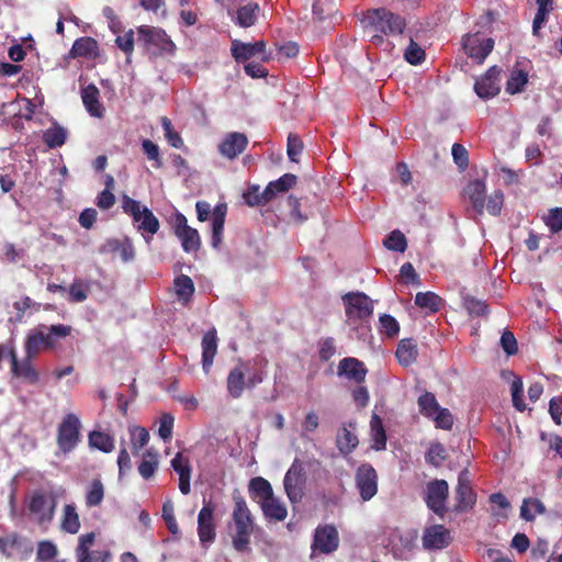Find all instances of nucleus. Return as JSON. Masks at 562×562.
I'll return each instance as SVG.
<instances>
[{
  "mask_svg": "<svg viewBox=\"0 0 562 562\" xmlns=\"http://www.w3.org/2000/svg\"><path fill=\"white\" fill-rule=\"evenodd\" d=\"M196 217L200 222L212 220V238L211 244L214 248H218L223 241V233L225 218L227 213V205L225 203L217 204L213 210L211 204L206 201H198L195 203Z\"/></svg>",
  "mask_w": 562,
  "mask_h": 562,
  "instance_id": "nucleus-4",
  "label": "nucleus"
},
{
  "mask_svg": "<svg viewBox=\"0 0 562 562\" xmlns=\"http://www.w3.org/2000/svg\"><path fill=\"white\" fill-rule=\"evenodd\" d=\"M248 487L250 494L259 498V503L274 495L270 482L261 476L251 479Z\"/></svg>",
  "mask_w": 562,
  "mask_h": 562,
  "instance_id": "nucleus-36",
  "label": "nucleus"
},
{
  "mask_svg": "<svg viewBox=\"0 0 562 562\" xmlns=\"http://www.w3.org/2000/svg\"><path fill=\"white\" fill-rule=\"evenodd\" d=\"M296 183V176L293 173H284L279 179L271 181L265 189V195L272 201L278 193L288 192Z\"/></svg>",
  "mask_w": 562,
  "mask_h": 562,
  "instance_id": "nucleus-33",
  "label": "nucleus"
},
{
  "mask_svg": "<svg viewBox=\"0 0 562 562\" xmlns=\"http://www.w3.org/2000/svg\"><path fill=\"white\" fill-rule=\"evenodd\" d=\"M550 232L557 234L562 231V207H554L549 211L544 220Z\"/></svg>",
  "mask_w": 562,
  "mask_h": 562,
  "instance_id": "nucleus-63",
  "label": "nucleus"
},
{
  "mask_svg": "<svg viewBox=\"0 0 562 562\" xmlns=\"http://www.w3.org/2000/svg\"><path fill=\"white\" fill-rule=\"evenodd\" d=\"M384 246L394 251L404 252L407 243L404 234L400 231H393L383 241Z\"/></svg>",
  "mask_w": 562,
  "mask_h": 562,
  "instance_id": "nucleus-56",
  "label": "nucleus"
},
{
  "mask_svg": "<svg viewBox=\"0 0 562 562\" xmlns=\"http://www.w3.org/2000/svg\"><path fill=\"white\" fill-rule=\"evenodd\" d=\"M244 199L249 206H263L270 202L268 195H265V190L259 191V186L249 187L244 193Z\"/></svg>",
  "mask_w": 562,
  "mask_h": 562,
  "instance_id": "nucleus-53",
  "label": "nucleus"
},
{
  "mask_svg": "<svg viewBox=\"0 0 562 562\" xmlns=\"http://www.w3.org/2000/svg\"><path fill=\"white\" fill-rule=\"evenodd\" d=\"M261 510L269 520L283 521L288 516L285 505L274 495L265 502H260Z\"/></svg>",
  "mask_w": 562,
  "mask_h": 562,
  "instance_id": "nucleus-31",
  "label": "nucleus"
},
{
  "mask_svg": "<svg viewBox=\"0 0 562 562\" xmlns=\"http://www.w3.org/2000/svg\"><path fill=\"white\" fill-rule=\"evenodd\" d=\"M99 52L98 42L92 37H80L75 41L70 49V56L76 57H97Z\"/></svg>",
  "mask_w": 562,
  "mask_h": 562,
  "instance_id": "nucleus-32",
  "label": "nucleus"
},
{
  "mask_svg": "<svg viewBox=\"0 0 562 562\" xmlns=\"http://www.w3.org/2000/svg\"><path fill=\"white\" fill-rule=\"evenodd\" d=\"M303 150V143L299 135L296 134H289L288 136V145H286V151L289 159L293 162L299 161V156Z\"/></svg>",
  "mask_w": 562,
  "mask_h": 562,
  "instance_id": "nucleus-62",
  "label": "nucleus"
},
{
  "mask_svg": "<svg viewBox=\"0 0 562 562\" xmlns=\"http://www.w3.org/2000/svg\"><path fill=\"white\" fill-rule=\"evenodd\" d=\"M464 194L471 202L473 209L479 214H483L486 199L485 182L480 179L470 181L464 188Z\"/></svg>",
  "mask_w": 562,
  "mask_h": 562,
  "instance_id": "nucleus-26",
  "label": "nucleus"
},
{
  "mask_svg": "<svg viewBox=\"0 0 562 562\" xmlns=\"http://www.w3.org/2000/svg\"><path fill=\"white\" fill-rule=\"evenodd\" d=\"M426 53L425 50L411 38L409 45L405 49L404 58L411 65H419L425 60Z\"/></svg>",
  "mask_w": 562,
  "mask_h": 562,
  "instance_id": "nucleus-54",
  "label": "nucleus"
},
{
  "mask_svg": "<svg viewBox=\"0 0 562 562\" xmlns=\"http://www.w3.org/2000/svg\"><path fill=\"white\" fill-rule=\"evenodd\" d=\"M415 304L427 310L430 313H436L441 308L442 299L434 292H418L415 296Z\"/></svg>",
  "mask_w": 562,
  "mask_h": 562,
  "instance_id": "nucleus-40",
  "label": "nucleus"
},
{
  "mask_svg": "<svg viewBox=\"0 0 562 562\" xmlns=\"http://www.w3.org/2000/svg\"><path fill=\"white\" fill-rule=\"evenodd\" d=\"M430 418L434 420L436 428L450 430L453 426V416L448 408L440 407Z\"/></svg>",
  "mask_w": 562,
  "mask_h": 562,
  "instance_id": "nucleus-58",
  "label": "nucleus"
},
{
  "mask_svg": "<svg viewBox=\"0 0 562 562\" xmlns=\"http://www.w3.org/2000/svg\"><path fill=\"white\" fill-rule=\"evenodd\" d=\"M462 46L465 53L479 64H482L494 48V40L488 37L482 40L479 34H467L462 38Z\"/></svg>",
  "mask_w": 562,
  "mask_h": 562,
  "instance_id": "nucleus-16",
  "label": "nucleus"
},
{
  "mask_svg": "<svg viewBox=\"0 0 562 562\" xmlns=\"http://www.w3.org/2000/svg\"><path fill=\"white\" fill-rule=\"evenodd\" d=\"M395 357L401 366L408 367L413 364L418 357L417 344L412 338H404L400 340Z\"/></svg>",
  "mask_w": 562,
  "mask_h": 562,
  "instance_id": "nucleus-29",
  "label": "nucleus"
},
{
  "mask_svg": "<svg viewBox=\"0 0 562 562\" xmlns=\"http://www.w3.org/2000/svg\"><path fill=\"white\" fill-rule=\"evenodd\" d=\"M67 140V131L56 121L43 133V142L48 148L61 147Z\"/></svg>",
  "mask_w": 562,
  "mask_h": 562,
  "instance_id": "nucleus-34",
  "label": "nucleus"
},
{
  "mask_svg": "<svg viewBox=\"0 0 562 562\" xmlns=\"http://www.w3.org/2000/svg\"><path fill=\"white\" fill-rule=\"evenodd\" d=\"M81 524L76 506L66 504L63 509L60 528L68 533L76 535L80 530Z\"/></svg>",
  "mask_w": 562,
  "mask_h": 562,
  "instance_id": "nucleus-35",
  "label": "nucleus"
},
{
  "mask_svg": "<svg viewBox=\"0 0 562 562\" xmlns=\"http://www.w3.org/2000/svg\"><path fill=\"white\" fill-rule=\"evenodd\" d=\"M104 498V485L100 479H93L86 493V506L97 507L101 505L102 501Z\"/></svg>",
  "mask_w": 562,
  "mask_h": 562,
  "instance_id": "nucleus-42",
  "label": "nucleus"
},
{
  "mask_svg": "<svg viewBox=\"0 0 562 562\" xmlns=\"http://www.w3.org/2000/svg\"><path fill=\"white\" fill-rule=\"evenodd\" d=\"M89 445L105 453H110L114 450L113 437L102 431H91L89 435Z\"/></svg>",
  "mask_w": 562,
  "mask_h": 562,
  "instance_id": "nucleus-43",
  "label": "nucleus"
},
{
  "mask_svg": "<svg viewBox=\"0 0 562 562\" xmlns=\"http://www.w3.org/2000/svg\"><path fill=\"white\" fill-rule=\"evenodd\" d=\"M248 137L244 133L231 132L218 145V153L228 160L237 158L248 146Z\"/></svg>",
  "mask_w": 562,
  "mask_h": 562,
  "instance_id": "nucleus-19",
  "label": "nucleus"
},
{
  "mask_svg": "<svg viewBox=\"0 0 562 562\" xmlns=\"http://www.w3.org/2000/svg\"><path fill=\"white\" fill-rule=\"evenodd\" d=\"M446 459L447 452L445 447L439 442L432 443L426 454V461L429 464L439 468Z\"/></svg>",
  "mask_w": 562,
  "mask_h": 562,
  "instance_id": "nucleus-57",
  "label": "nucleus"
},
{
  "mask_svg": "<svg viewBox=\"0 0 562 562\" xmlns=\"http://www.w3.org/2000/svg\"><path fill=\"white\" fill-rule=\"evenodd\" d=\"M260 11L259 4L256 2H247L244 5H240L236 12L235 18H233V21L235 24L239 25L240 27H250L255 25L258 13Z\"/></svg>",
  "mask_w": 562,
  "mask_h": 562,
  "instance_id": "nucleus-30",
  "label": "nucleus"
},
{
  "mask_svg": "<svg viewBox=\"0 0 562 562\" xmlns=\"http://www.w3.org/2000/svg\"><path fill=\"white\" fill-rule=\"evenodd\" d=\"M338 9L334 0H315L313 3V15L318 21L333 18Z\"/></svg>",
  "mask_w": 562,
  "mask_h": 562,
  "instance_id": "nucleus-44",
  "label": "nucleus"
},
{
  "mask_svg": "<svg viewBox=\"0 0 562 562\" xmlns=\"http://www.w3.org/2000/svg\"><path fill=\"white\" fill-rule=\"evenodd\" d=\"M452 538L449 529L443 525H434L425 529L422 541L427 550H441L447 548Z\"/></svg>",
  "mask_w": 562,
  "mask_h": 562,
  "instance_id": "nucleus-21",
  "label": "nucleus"
},
{
  "mask_svg": "<svg viewBox=\"0 0 562 562\" xmlns=\"http://www.w3.org/2000/svg\"><path fill=\"white\" fill-rule=\"evenodd\" d=\"M95 539L94 532L81 535L76 548V562H106L110 554L103 550H90Z\"/></svg>",
  "mask_w": 562,
  "mask_h": 562,
  "instance_id": "nucleus-18",
  "label": "nucleus"
},
{
  "mask_svg": "<svg viewBox=\"0 0 562 562\" xmlns=\"http://www.w3.org/2000/svg\"><path fill=\"white\" fill-rule=\"evenodd\" d=\"M234 509L232 519L234 533L232 536L233 548L237 552L249 551L250 537L254 532L255 521L245 498L235 492L233 494Z\"/></svg>",
  "mask_w": 562,
  "mask_h": 562,
  "instance_id": "nucleus-2",
  "label": "nucleus"
},
{
  "mask_svg": "<svg viewBox=\"0 0 562 562\" xmlns=\"http://www.w3.org/2000/svg\"><path fill=\"white\" fill-rule=\"evenodd\" d=\"M90 284L81 279H76L69 286V302L80 303L88 299Z\"/></svg>",
  "mask_w": 562,
  "mask_h": 562,
  "instance_id": "nucleus-50",
  "label": "nucleus"
},
{
  "mask_svg": "<svg viewBox=\"0 0 562 562\" xmlns=\"http://www.w3.org/2000/svg\"><path fill=\"white\" fill-rule=\"evenodd\" d=\"M158 469V454L154 449H147L143 453V460L138 465V472L145 480L150 479Z\"/></svg>",
  "mask_w": 562,
  "mask_h": 562,
  "instance_id": "nucleus-39",
  "label": "nucleus"
},
{
  "mask_svg": "<svg viewBox=\"0 0 562 562\" xmlns=\"http://www.w3.org/2000/svg\"><path fill=\"white\" fill-rule=\"evenodd\" d=\"M80 420L72 414H67L58 426L57 445L64 453L72 451L80 438Z\"/></svg>",
  "mask_w": 562,
  "mask_h": 562,
  "instance_id": "nucleus-8",
  "label": "nucleus"
},
{
  "mask_svg": "<svg viewBox=\"0 0 562 562\" xmlns=\"http://www.w3.org/2000/svg\"><path fill=\"white\" fill-rule=\"evenodd\" d=\"M173 285L179 301L183 304L188 303L195 290L192 279L186 274H181L175 279Z\"/></svg>",
  "mask_w": 562,
  "mask_h": 562,
  "instance_id": "nucleus-38",
  "label": "nucleus"
},
{
  "mask_svg": "<svg viewBox=\"0 0 562 562\" xmlns=\"http://www.w3.org/2000/svg\"><path fill=\"white\" fill-rule=\"evenodd\" d=\"M501 72V68L492 66L475 81L474 91L481 99H491L499 93Z\"/></svg>",
  "mask_w": 562,
  "mask_h": 562,
  "instance_id": "nucleus-17",
  "label": "nucleus"
},
{
  "mask_svg": "<svg viewBox=\"0 0 562 562\" xmlns=\"http://www.w3.org/2000/svg\"><path fill=\"white\" fill-rule=\"evenodd\" d=\"M341 299L349 321L366 319L373 314V302L363 292H348Z\"/></svg>",
  "mask_w": 562,
  "mask_h": 562,
  "instance_id": "nucleus-7",
  "label": "nucleus"
},
{
  "mask_svg": "<svg viewBox=\"0 0 562 562\" xmlns=\"http://www.w3.org/2000/svg\"><path fill=\"white\" fill-rule=\"evenodd\" d=\"M71 333L72 327L70 325L38 324L27 333L24 339V352L37 357L42 351L55 350L58 341L70 336Z\"/></svg>",
  "mask_w": 562,
  "mask_h": 562,
  "instance_id": "nucleus-1",
  "label": "nucleus"
},
{
  "mask_svg": "<svg viewBox=\"0 0 562 562\" xmlns=\"http://www.w3.org/2000/svg\"><path fill=\"white\" fill-rule=\"evenodd\" d=\"M248 367L247 364L239 359L237 364L229 371L227 376V391L229 395L234 398H239L247 385L246 382V371Z\"/></svg>",
  "mask_w": 562,
  "mask_h": 562,
  "instance_id": "nucleus-23",
  "label": "nucleus"
},
{
  "mask_svg": "<svg viewBox=\"0 0 562 562\" xmlns=\"http://www.w3.org/2000/svg\"><path fill=\"white\" fill-rule=\"evenodd\" d=\"M172 227L186 252L199 250L201 246L200 235L195 228L188 225L187 217L182 213H177L173 216Z\"/></svg>",
  "mask_w": 562,
  "mask_h": 562,
  "instance_id": "nucleus-14",
  "label": "nucleus"
},
{
  "mask_svg": "<svg viewBox=\"0 0 562 562\" xmlns=\"http://www.w3.org/2000/svg\"><path fill=\"white\" fill-rule=\"evenodd\" d=\"M370 425L375 450H384L386 447V434L381 417L374 414Z\"/></svg>",
  "mask_w": 562,
  "mask_h": 562,
  "instance_id": "nucleus-48",
  "label": "nucleus"
},
{
  "mask_svg": "<svg viewBox=\"0 0 562 562\" xmlns=\"http://www.w3.org/2000/svg\"><path fill=\"white\" fill-rule=\"evenodd\" d=\"M175 418L171 414L165 413L160 417L158 435L165 441L168 442L172 438Z\"/></svg>",
  "mask_w": 562,
  "mask_h": 562,
  "instance_id": "nucleus-61",
  "label": "nucleus"
},
{
  "mask_svg": "<svg viewBox=\"0 0 562 562\" xmlns=\"http://www.w3.org/2000/svg\"><path fill=\"white\" fill-rule=\"evenodd\" d=\"M137 32L138 41L143 42L147 48L153 46L157 48L160 54H172L176 49L175 43L162 29L142 25L138 27Z\"/></svg>",
  "mask_w": 562,
  "mask_h": 562,
  "instance_id": "nucleus-10",
  "label": "nucleus"
},
{
  "mask_svg": "<svg viewBox=\"0 0 562 562\" xmlns=\"http://www.w3.org/2000/svg\"><path fill=\"white\" fill-rule=\"evenodd\" d=\"M359 441L357 436L346 427H342L336 439V445L340 453L347 456L351 453L358 446Z\"/></svg>",
  "mask_w": 562,
  "mask_h": 562,
  "instance_id": "nucleus-41",
  "label": "nucleus"
},
{
  "mask_svg": "<svg viewBox=\"0 0 562 562\" xmlns=\"http://www.w3.org/2000/svg\"><path fill=\"white\" fill-rule=\"evenodd\" d=\"M367 372L364 363L357 358L347 357L339 361L338 375H345L357 383L366 380Z\"/></svg>",
  "mask_w": 562,
  "mask_h": 562,
  "instance_id": "nucleus-25",
  "label": "nucleus"
},
{
  "mask_svg": "<svg viewBox=\"0 0 562 562\" xmlns=\"http://www.w3.org/2000/svg\"><path fill=\"white\" fill-rule=\"evenodd\" d=\"M379 324L380 333L387 338H394L400 333V324L392 315H381L379 318Z\"/></svg>",
  "mask_w": 562,
  "mask_h": 562,
  "instance_id": "nucleus-51",
  "label": "nucleus"
},
{
  "mask_svg": "<svg viewBox=\"0 0 562 562\" xmlns=\"http://www.w3.org/2000/svg\"><path fill=\"white\" fill-rule=\"evenodd\" d=\"M58 553L57 547L49 540L40 541L37 544L36 560L45 562L56 558Z\"/></svg>",
  "mask_w": 562,
  "mask_h": 562,
  "instance_id": "nucleus-55",
  "label": "nucleus"
},
{
  "mask_svg": "<svg viewBox=\"0 0 562 562\" xmlns=\"http://www.w3.org/2000/svg\"><path fill=\"white\" fill-rule=\"evenodd\" d=\"M522 380L519 376H515V379L512 382V398H513V405L514 407L519 411L524 412L526 409V404L522 401Z\"/></svg>",
  "mask_w": 562,
  "mask_h": 562,
  "instance_id": "nucleus-60",
  "label": "nucleus"
},
{
  "mask_svg": "<svg viewBox=\"0 0 562 562\" xmlns=\"http://www.w3.org/2000/svg\"><path fill=\"white\" fill-rule=\"evenodd\" d=\"M122 209L124 213L130 214L133 217L134 222H140L143 207L138 201L124 194L122 198Z\"/></svg>",
  "mask_w": 562,
  "mask_h": 562,
  "instance_id": "nucleus-59",
  "label": "nucleus"
},
{
  "mask_svg": "<svg viewBox=\"0 0 562 562\" xmlns=\"http://www.w3.org/2000/svg\"><path fill=\"white\" fill-rule=\"evenodd\" d=\"M306 482L304 463L295 458L283 479L285 494L291 503H297L303 497V488Z\"/></svg>",
  "mask_w": 562,
  "mask_h": 562,
  "instance_id": "nucleus-6",
  "label": "nucleus"
},
{
  "mask_svg": "<svg viewBox=\"0 0 562 562\" xmlns=\"http://www.w3.org/2000/svg\"><path fill=\"white\" fill-rule=\"evenodd\" d=\"M417 404L420 414L427 418L432 417L436 414V412L440 408L435 394L431 392L423 393L418 397Z\"/></svg>",
  "mask_w": 562,
  "mask_h": 562,
  "instance_id": "nucleus-47",
  "label": "nucleus"
},
{
  "mask_svg": "<svg viewBox=\"0 0 562 562\" xmlns=\"http://www.w3.org/2000/svg\"><path fill=\"white\" fill-rule=\"evenodd\" d=\"M528 82V74L522 69H515L510 72V76L506 82V92L509 94H516L524 90Z\"/></svg>",
  "mask_w": 562,
  "mask_h": 562,
  "instance_id": "nucleus-45",
  "label": "nucleus"
},
{
  "mask_svg": "<svg viewBox=\"0 0 562 562\" xmlns=\"http://www.w3.org/2000/svg\"><path fill=\"white\" fill-rule=\"evenodd\" d=\"M476 503V493L472 487L471 476L468 469L462 470L458 476L456 487L454 512L463 513L473 508Z\"/></svg>",
  "mask_w": 562,
  "mask_h": 562,
  "instance_id": "nucleus-13",
  "label": "nucleus"
},
{
  "mask_svg": "<svg viewBox=\"0 0 562 562\" xmlns=\"http://www.w3.org/2000/svg\"><path fill=\"white\" fill-rule=\"evenodd\" d=\"M198 536L203 547L215 540L214 507L210 501H203V507L198 515Z\"/></svg>",
  "mask_w": 562,
  "mask_h": 562,
  "instance_id": "nucleus-15",
  "label": "nucleus"
},
{
  "mask_svg": "<svg viewBox=\"0 0 562 562\" xmlns=\"http://www.w3.org/2000/svg\"><path fill=\"white\" fill-rule=\"evenodd\" d=\"M339 537L336 528L330 525L317 527L314 535L313 549L322 553H331L337 550Z\"/></svg>",
  "mask_w": 562,
  "mask_h": 562,
  "instance_id": "nucleus-20",
  "label": "nucleus"
},
{
  "mask_svg": "<svg viewBox=\"0 0 562 562\" xmlns=\"http://www.w3.org/2000/svg\"><path fill=\"white\" fill-rule=\"evenodd\" d=\"M36 356L24 355L23 359L10 370L12 378L20 379L31 385L40 382V372L33 366V359Z\"/></svg>",
  "mask_w": 562,
  "mask_h": 562,
  "instance_id": "nucleus-24",
  "label": "nucleus"
},
{
  "mask_svg": "<svg viewBox=\"0 0 562 562\" xmlns=\"http://www.w3.org/2000/svg\"><path fill=\"white\" fill-rule=\"evenodd\" d=\"M130 432V441H131V449L133 454H138L139 451L147 446L150 436L148 430L145 427L142 426H131L128 428Z\"/></svg>",
  "mask_w": 562,
  "mask_h": 562,
  "instance_id": "nucleus-37",
  "label": "nucleus"
},
{
  "mask_svg": "<svg viewBox=\"0 0 562 562\" xmlns=\"http://www.w3.org/2000/svg\"><path fill=\"white\" fill-rule=\"evenodd\" d=\"M544 512L546 507L538 498L525 499L520 507V516L527 521H532L536 518V515L543 514Z\"/></svg>",
  "mask_w": 562,
  "mask_h": 562,
  "instance_id": "nucleus-46",
  "label": "nucleus"
},
{
  "mask_svg": "<svg viewBox=\"0 0 562 562\" xmlns=\"http://www.w3.org/2000/svg\"><path fill=\"white\" fill-rule=\"evenodd\" d=\"M143 153L146 155L147 159L153 161V167L159 169L162 167V159L160 156V150L157 144H155L150 139H144L142 142Z\"/></svg>",
  "mask_w": 562,
  "mask_h": 562,
  "instance_id": "nucleus-52",
  "label": "nucleus"
},
{
  "mask_svg": "<svg viewBox=\"0 0 562 562\" xmlns=\"http://www.w3.org/2000/svg\"><path fill=\"white\" fill-rule=\"evenodd\" d=\"M56 499L52 494L36 491L29 502V510L40 525L49 524L55 515Z\"/></svg>",
  "mask_w": 562,
  "mask_h": 562,
  "instance_id": "nucleus-11",
  "label": "nucleus"
},
{
  "mask_svg": "<svg viewBox=\"0 0 562 562\" xmlns=\"http://www.w3.org/2000/svg\"><path fill=\"white\" fill-rule=\"evenodd\" d=\"M364 34L380 32L384 35L401 34L405 26V20L384 8L368 10L363 20Z\"/></svg>",
  "mask_w": 562,
  "mask_h": 562,
  "instance_id": "nucleus-3",
  "label": "nucleus"
},
{
  "mask_svg": "<svg viewBox=\"0 0 562 562\" xmlns=\"http://www.w3.org/2000/svg\"><path fill=\"white\" fill-rule=\"evenodd\" d=\"M100 91L90 83L81 90V99L87 112L94 117L101 119L104 115V106L99 101Z\"/></svg>",
  "mask_w": 562,
  "mask_h": 562,
  "instance_id": "nucleus-27",
  "label": "nucleus"
},
{
  "mask_svg": "<svg viewBox=\"0 0 562 562\" xmlns=\"http://www.w3.org/2000/svg\"><path fill=\"white\" fill-rule=\"evenodd\" d=\"M448 497L449 484L446 480L435 479L426 484L424 490V501L428 509L441 519L445 518L448 513Z\"/></svg>",
  "mask_w": 562,
  "mask_h": 562,
  "instance_id": "nucleus-5",
  "label": "nucleus"
},
{
  "mask_svg": "<svg viewBox=\"0 0 562 562\" xmlns=\"http://www.w3.org/2000/svg\"><path fill=\"white\" fill-rule=\"evenodd\" d=\"M355 482L363 502H368L376 495L378 473L370 463H362L358 467Z\"/></svg>",
  "mask_w": 562,
  "mask_h": 562,
  "instance_id": "nucleus-12",
  "label": "nucleus"
},
{
  "mask_svg": "<svg viewBox=\"0 0 562 562\" xmlns=\"http://www.w3.org/2000/svg\"><path fill=\"white\" fill-rule=\"evenodd\" d=\"M217 353V335L216 330L206 331L202 338V368L207 374L213 364V360Z\"/></svg>",
  "mask_w": 562,
  "mask_h": 562,
  "instance_id": "nucleus-28",
  "label": "nucleus"
},
{
  "mask_svg": "<svg viewBox=\"0 0 562 562\" xmlns=\"http://www.w3.org/2000/svg\"><path fill=\"white\" fill-rule=\"evenodd\" d=\"M0 552L7 558L27 560L33 552L32 541L16 532L0 537Z\"/></svg>",
  "mask_w": 562,
  "mask_h": 562,
  "instance_id": "nucleus-9",
  "label": "nucleus"
},
{
  "mask_svg": "<svg viewBox=\"0 0 562 562\" xmlns=\"http://www.w3.org/2000/svg\"><path fill=\"white\" fill-rule=\"evenodd\" d=\"M232 56L235 58L237 63H244L258 54H262V60L268 61L269 57L265 55L266 53V42L257 41L255 43H244L238 40H234L232 42L231 47Z\"/></svg>",
  "mask_w": 562,
  "mask_h": 562,
  "instance_id": "nucleus-22",
  "label": "nucleus"
},
{
  "mask_svg": "<svg viewBox=\"0 0 562 562\" xmlns=\"http://www.w3.org/2000/svg\"><path fill=\"white\" fill-rule=\"evenodd\" d=\"M137 223L138 231H143L149 233L151 235L156 234L159 229V221L154 215V213L146 206H143V212L140 214V222Z\"/></svg>",
  "mask_w": 562,
  "mask_h": 562,
  "instance_id": "nucleus-49",
  "label": "nucleus"
},
{
  "mask_svg": "<svg viewBox=\"0 0 562 562\" xmlns=\"http://www.w3.org/2000/svg\"><path fill=\"white\" fill-rule=\"evenodd\" d=\"M451 154H452L454 164L460 169L468 168V166H469V153H468L467 148L463 145H461L459 143H454L452 145V148H451Z\"/></svg>",
  "mask_w": 562,
  "mask_h": 562,
  "instance_id": "nucleus-64",
  "label": "nucleus"
}]
</instances>
